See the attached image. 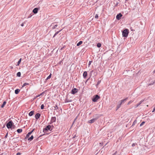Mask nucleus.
I'll use <instances>...</instances> for the list:
<instances>
[{
    "label": "nucleus",
    "mask_w": 155,
    "mask_h": 155,
    "mask_svg": "<svg viewBox=\"0 0 155 155\" xmlns=\"http://www.w3.org/2000/svg\"><path fill=\"white\" fill-rule=\"evenodd\" d=\"M100 97L98 95H96L93 97L92 99V101L94 102H96L99 99Z\"/></svg>",
    "instance_id": "obj_5"
},
{
    "label": "nucleus",
    "mask_w": 155,
    "mask_h": 155,
    "mask_svg": "<svg viewBox=\"0 0 155 155\" xmlns=\"http://www.w3.org/2000/svg\"><path fill=\"white\" fill-rule=\"evenodd\" d=\"M144 101V100H141L135 106V108H137V107L139 105H140L142 103V102L143 101Z\"/></svg>",
    "instance_id": "obj_14"
},
{
    "label": "nucleus",
    "mask_w": 155,
    "mask_h": 155,
    "mask_svg": "<svg viewBox=\"0 0 155 155\" xmlns=\"http://www.w3.org/2000/svg\"><path fill=\"white\" fill-rule=\"evenodd\" d=\"M100 83V82H98L97 83V84H99Z\"/></svg>",
    "instance_id": "obj_46"
},
{
    "label": "nucleus",
    "mask_w": 155,
    "mask_h": 155,
    "mask_svg": "<svg viewBox=\"0 0 155 155\" xmlns=\"http://www.w3.org/2000/svg\"><path fill=\"white\" fill-rule=\"evenodd\" d=\"M78 91V89L76 88H74L72 90L71 93L72 94H74Z\"/></svg>",
    "instance_id": "obj_7"
},
{
    "label": "nucleus",
    "mask_w": 155,
    "mask_h": 155,
    "mask_svg": "<svg viewBox=\"0 0 155 155\" xmlns=\"http://www.w3.org/2000/svg\"><path fill=\"white\" fill-rule=\"evenodd\" d=\"M21 153L19 152L17 153H16V155H21Z\"/></svg>",
    "instance_id": "obj_42"
},
{
    "label": "nucleus",
    "mask_w": 155,
    "mask_h": 155,
    "mask_svg": "<svg viewBox=\"0 0 155 155\" xmlns=\"http://www.w3.org/2000/svg\"><path fill=\"white\" fill-rule=\"evenodd\" d=\"M38 8H34L32 11L33 12L35 13L36 14L38 12Z\"/></svg>",
    "instance_id": "obj_15"
},
{
    "label": "nucleus",
    "mask_w": 155,
    "mask_h": 155,
    "mask_svg": "<svg viewBox=\"0 0 155 155\" xmlns=\"http://www.w3.org/2000/svg\"><path fill=\"white\" fill-rule=\"evenodd\" d=\"M155 84V80L153 81H152L149 84H148V85H151L153 84Z\"/></svg>",
    "instance_id": "obj_23"
},
{
    "label": "nucleus",
    "mask_w": 155,
    "mask_h": 155,
    "mask_svg": "<svg viewBox=\"0 0 155 155\" xmlns=\"http://www.w3.org/2000/svg\"><path fill=\"white\" fill-rule=\"evenodd\" d=\"M58 26L57 22H54L52 23L50 26V27L53 29H54L56 28Z\"/></svg>",
    "instance_id": "obj_6"
},
{
    "label": "nucleus",
    "mask_w": 155,
    "mask_h": 155,
    "mask_svg": "<svg viewBox=\"0 0 155 155\" xmlns=\"http://www.w3.org/2000/svg\"><path fill=\"white\" fill-rule=\"evenodd\" d=\"M95 18H97V19L98 18V15L97 14H96L95 15Z\"/></svg>",
    "instance_id": "obj_39"
},
{
    "label": "nucleus",
    "mask_w": 155,
    "mask_h": 155,
    "mask_svg": "<svg viewBox=\"0 0 155 155\" xmlns=\"http://www.w3.org/2000/svg\"><path fill=\"white\" fill-rule=\"evenodd\" d=\"M29 84L28 83H24L22 85V87H25V86L28 85H29Z\"/></svg>",
    "instance_id": "obj_29"
},
{
    "label": "nucleus",
    "mask_w": 155,
    "mask_h": 155,
    "mask_svg": "<svg viewBox=\"0 0 155 155\" xmlns=\"http://www.w3.org/2000/svg\"><path fill=\"white\" fill-rule=\"evenodd\" d=\"M83 43V41H79L77 44V46H79L81 45Z\"/></svg>",
    "instance_id": "obj_20"
},
{
    "label": "nucleus",
    "mask_w": 155,
    "mask_h": 155,
    "mask_svg": "<svg viewBox=\"0 0 155 155\" xmlns=\"http://www.w3.org/2000/svg\"><path fill=\"white\" fill-rule=\"evenodd\" d=\"M21 61V58L19 59V60L17 62V65H19L20 64V63Z\"/></svg>",
    "instance_id": "obj_26"
},
{
    "label": "nucleus",
    "mask_w": 155,
    "mask_h": 155,
    "mask_svg": "<svg viewBox=\"0 0 155 155\" xmlns=\"http://www.w3.org/2000/svg\"><path fill=\"white\" fill-rule=\"evenodd\" d=\"M54 110H58V107L57 105H55V106H54Z\"/></svg>",
    "instance_id": "obj_27"
},
{
    "label": "nucleus",
    "mask_w": 155,
    "mask_h": 155,
    "mask_svg": "<svg viewBox=\"0 0 155 155\" xmlns=\"http://www.w3.org/2000/svg\"><path fill=\"white\" fill-rule=\"evenodd\" d=\"M129 33V30L127 29H125L122 32V35L123 37H127L128 36Z\"/></svg>",
    "instance_id": "obj_4"
},
{
    "label": "nucleus",
    "mask_w": 155,
    "mask_h": 155,
    "mask_svg": "<svg viewBox=\"0 0 155 155\" xmlns=\"http://www.w3.org/2000/svg\"><path fill=\"white\" fill-rule=\"evenodd\" d=\"M8 133L6 134V135H5V138H7V136H8Z\"/></svg>",
    "instance_id": "obj_41"
},
{
    "label": "nucleus",
    "mask_w": 155,
    "mask_h": 155,
    "mask_svg": "<svg viewBox=\"0 0 155 155\" xmlns=\"http://www.w3.org/2000/svg\"><path fill=\"white\" fill-rule=\"evenodd\" d=\"M41 114L39 113H37L35 115V118L36 120H38L40 117Z\"/></svg>",
    "instance_id": "obj_11"
},
{
    "label": "nucleus",
    "mask_w": 155,
    "mask_h": 155,
    "mask_svg": "<svg viewBox=\"0 0 155 155\" xmlns=\"http://www.w3.org/2000/svg\"><path fill=\"white\" fill-rule=\"evenodd\" d=\"M133 101H129L128 104H127L128 105H129L131 103H132L133 102Z\"/></svg>",
    "instance_id": "obj_36"
},
{
    "label": "nucleus",
    "mask_w": 155,
    "mask_h": 155,
    "mask_svg": "<svg viewBox=\"0 0 155 155\" xmlns=\"http://www.w3.org/2000/svg\"><path fill=\"white\" fill-rule=\"evenodd\" d=\"M112 155H120V154L117 153V151H116Z\"/></svg>",
    "instance_id": "obj_32"
},
{
    "label": "nucleus",
    "mask_w": 155,
    "mask_h": 155,
    "mask_svg": "<svg viewBox=\"0 0 155 155\" xmlns=\"http://www.w3.org/2000/svg\"><path fill=\"white\" fill-rule=\"evenodd\" d=\"M93 117H95L93 119L88 121V123L89 124H91L94 123L95 121L99 118L100 116L98 114H96L93 116Z\"/></svg>",
    "instance_id": "obj_1"
},
{
    "label": "nucleus",
    "mask_w": 155,
    "mask_h": 155,
    "mask_svg": "<svg viewBox=\"0 0 155 155\" xmlns=\"http://www.w3.org/2000/svg\"><path fill=\"white\" fill-rule=\"evenodd\" d=\"M34 129H33L32 131H31L28 132V134L26 135V137H25V139L28 138L29 137L30 135L33 132Z\"/></svg>",
    "instance_id": "obj_10"
},
{
    "label": "nucleus",
    "mask_w": 155,
    "mask_h": 155,
    "mask_svg": "<svg viewBox=\"0 0 155 155\" xmlns=\"http://www.w3.org/2000/svg\"><path fill=\"white\" fill-rule=\"evenodd\" d=\"M101 43H98L97 44V46L98 47V48H100L101 47Z\"/></svg>",
    "instance_id": "obj_31"
},
{
    "label": "nucleus",
    "mask_w": 155,
    "mask_h": 155,
    "mask_svg": "<svg viewBox=\"0 0 155 155\" xmlns=\"http://www.w3.org/2000/svg\"><path fill=\"white\" fill-rule=\"evenodd\" d=\"M137 145V143H133L132 145V146L133 147H134L136 146V145Z\"/></svg>",
    "instance_id": "obj_37"
},
{
    "label": "nucleus",
    "mask_w": 155,
    "mask_h": 155,
    "mask_svg": "<svg viewBox=\"0 0 155 155\" xmlns=\"http://www.w3.org/2000/svg\"><path fill=\"white\" fill-rule=\"evenodd\" d=\"M51 76V73L47 77V78H46L47 80H48L50 78Z\"/></svg>",
    "instance_id": "obj_28"
},
{
    "label": "nucleus",
    "mask_w": 155,
    "mask_h": 155,
    "mask_svg": "<svg viewBox=\"0 0 155 155\" xmlns=\"http://www.w3.org/2000/svg\"><path fill=\"white\" fill-rule=\"evenodd\" d=\"M61 30H60L59 31H58L57 32H56L54 34V35L53 36V37H54L57 34H58V33L61 31Z\"/></svg>",
    "instance_id": "obj_24"
},
{
    "label": "nucleus",
    "mask_w": 155,
    "mask_h": 155,
    "mask_svg": "<svg viewBox=\"0 0 155 155\" xmlns=\"http://www.w3.org/2000/svg\"><path fill=\"white\" fill-rule=\"evenodd\" d=\"M75 138V137H73V138Z\"/></svg>",
    "instance_id": "obj_49"
},
{
    "label": "nucleus",
    "mask_w": 155,
    "mask_h": 155,
    "mask_svg": "<svg viewBox=\"0 0 155 155\" xmlns=\"http://www.w3.org/2000/svg\"><path fill=\"white\" fill-rule=\"evenodd\" d=\"M51 127H54V126L53 125L51 126L50 125H48L45 128H44L43 129V132L45 133H46L48 130L51 131L52 130L51 128Z\"/></svg>",
    "instance_id": "obj_2"
},
{
    "label": "nucleus",
    "mask_w": 155,
    "mask_h": 155,
    "mask_svg": "<svg viewBox=\"0 0 155 155\" xmlns=\"http://www.w3.org/2000/svg\"><path fill=\"white\" fill-rule=\"evenodd\" d=\"M91 61H89V65H90L91 63Z\"/></svg>",
    "instance_id": "obj_44"
},
{
    "label": "nucleus",
    "mask_w": 155,
    "mask_h": 155,
    "mask_svg": "<svg viewBox=\"0 0 155 155\" xmlns=\"http://www.w3.org/2000/svg\"><path fill=\"white\" fill-rule=\"evenodd\" d=\"M21 72H19L17 73V76L18 77H20L21 76Z\"/></svg>",
    "instance_id": "obj_30"
},
{
    "label": "nucleus",
    "mask_w": 155,
    "mask_h": 155,
    "mask_svg": "<svg viewBox=\"0 0 155 155\" xmlns=\"http://www.w3.org/2000/svg\"><path fill=\"white\" fill-rule=\"evenodd\" d=\"M128 97H126V98L120 101V103L122 104H124L128 99Z\"/></svg>",
    "instance_id": "obj_13"
},
{
    "label": "nucleus",
    "mask_w": 155,
    "mask_h": 155,
    "mask_svg": "<svg viewBox=\"0 0 155 155\" xmlns=\"http://www.w3.org/2000/svg\"><path fill=\"white\" fill-rule=\"evenodd\" d=\"M12 127H13V128L14 127V126H13Z\"/></svg>",
    "instance_id": "obj_47"
},
{
    "label": "nucleus",
    "mask_w": 155,
    "mask_h": 155,
    "mask_svg": "<svg viewBox=\"0 0 155 155\" xmlns=\"http://www.w3.org/2000/svg\"><path fill=\"white\" fill-rule=\"evenodd\" d=\"M20 90L19 89H16L15 90V93L16 94H18L20 92Z\"/></svg>",
    "instance_id": "obj_17"
},
{
    "label": "nucleus",
    "mask_w": 155,
    "mask_h": 155,
    "mask_svg": "<svg viewBox=\"0 0 155 155\" xmlns=\"http://www.w3.org/2000/svg\"><path fill=\"white\" fill-rule=\"evenodd\" d=\"M34 112L35 111L34 110H32L30 111L28 114L29 116H31L34 114Z\"/></svg>",
    "instance_id": "obj_16"
},
{
    "label": "nucleus",
    "mask_w": 155,
    "mask_h": 155,
    "mask_svg": "<svg viewBox=\"0 0 155 155\" xmlns=\"http://www.w3.org/2000/svg\"><path fill=\"white\" fill-rule=\"evenodd\" d=\"M154 71H155V70ZM154 72H155V71H154Z\"/></svg>",
    "instance_id": "obj_51"
},
{
    "label": "nucleus",
    "mask_w": 155,
    "mask_h": 155,
    "mask_svg": "<svg viewBox=\"0 0 155 155\" xmlns=\"http://www.w3.org/2000/svg\"><path fill=\"white\" fill-rule=\"evenodd\" d=\"M155 111V107H154L152 111V112H154Z\"/></svg>",
    "instance_id": "obj_43"
},
{
    "label": "nucleus",
    "mask_w": 155,
    "mask_h": 155,
    "mask_svg": "<svg viewBox=\"0 0 155 155\" xmlns=\"http://www.w3.org/2000/svg\"><path fill=\"white\" fill-rule=\"evenodd\" d=\"M71 101V100H70L69 99H66L64 100L65 103H67L70 102Z\"/></svg>",
    "instance_id": "obj_19"
},
{
    "label": "nucleus",
    "mask_w": 155,
    "mask_h": 155,
    "mask_svg": "<svg viewBox=\"0 0 155 155\" xmlns=\"http://www.w3.org/2000/svg\"><path fill=\"white\" fill-rule=\"evenodd\" d=\"M45 135V134H43V135H41V136H42L44 135Z\"/></svg>",
    "instance_id": "obj_45"
},
{
    "label": "nucleus",
    "mask_w": 155,
    "mask_h": 155,
    "mask_svg": "<svg viewBox=\"0 0 155 155\" xmlns=\"http://www.w3.org/2000/svg\"><path fill=\"white\" fill-rule=\"evenodd\" d=\"M56 120V118L55 117H52L51 118V120L50 123V124H52L53 123L55 122Z\"/></svg>",
    "instance_id": "obj_8"
},
{
    "label": "nucleus",
    "mask_w": 155,
    "mask_h": 155,
    "mask_svg": "<svg viewBox=\"0 0 155 155\" xmlns=\"http://www.w3.org/2000/svg\"><path fill=\"white\" fill-rule=\"evenodd\" d=\"M13 126L15 127L13 122L12 120L9 121L6 124V127L8 129L11 128Z\"/></svg>",
    "instance_id": "obj_3"
},
{
    "label": "nucleus",
    "mask_w": 155,
    "mask_h": 155,
    "mask_svg": "<svg viewBox=\"0 0 155 155\" xmlns=\"http://www.w3.org/2000/svg\"><path fill=\"white\" fill-rule=\"evenodd\" d=\"M44 106L43 104H42L41 106V108L43 109L44 108Z\"/></svg>",
    "instance_id": "obj_35"
},
{
    "label": "nucleus",
    "mask_w": 155,
    "mask_h": 155,
    "mask_svg": "<svg viewBox=\"0 0 155 155\" xmlns=\"http://www.w3.org/2000/svg\"><path fill=\"white\" fill-rule=\"evenodd\" d=\"M6 104V101H5L3 102V104L1 105V107L3 108L4 107L5 105Z\"/></svg>",
    "instance_id": "obj_25"
},
{
    "label": "nucleus",
    "mask_w": 155,
    "mask_h": 155,
    "mask_svg": "<svg viewBox=\"0 0 155 155\" xmlns=\"http://www.w3.org/2000/svg\"><path fill=\"white\" fill-rule=\"evenodd\" d=\"M76 118H75V119H74V120L75 121V120H76Z\"/></svg>",
    "instance_id": "obj_48"
},
{
    "label": "nucleus",
    "mask_w": 155,
    "mask_h": 155,
    "mask_svg": "<svg viewBox=\"0 0 155 155\" xmlns=\"http://www.w3.org/2000/svg\"><path fill=\"white\" fill-rule=\"evenodd\" d=\"M25 22H26V21H24V22H23L21 24V26H24V23H25Z\"/></svg>",
    "instance_id": "obj_40"
},
{
    "label": "nucleus",
    "mask_w": 155,
    "mask_h": 155,
    "mask_svg": "<svg viewBox=\"0 0 155 155\" xmlns=\"http://www.w3.org/2000/svg\"><path fill=\"white\" fill-rule=\"evenodd\" d=\"M100 144H102V143H100Z\"/></svg>",
    "instance_id": "obj_50"
},
{
    "label": "nucleus",
    "mask_w": 155,
    "mask_h": 155,
    "mask_svg": "<svg viewBox=\"0 0 155 155\" xmlns=\"http://www.w3.org/2000/svg\"><path fill=\"white\" fill-rule=\"evenodd\" d=\"M44 93V92H43L42 93H41V94H40L39 95H37V96H36V97H39V96H41V95L43 94Z\"/></svg>",
    "instance_id": "obj_38"
},
{
    "label": "nucleus",
    "mask_w": 155,
    "mask_h": 155,
    "mask_svg": "<svg viewBox=\"0 0 155 155\" xmlns=\"http://www.w3.org/2000/svg\"><path fill=\"white\" fill-rule=\"evenodd\" d=\"M22 129H18L17 130V132L18 133H21L22 132Z\"/></svg>",
    "instance_id": "obj_21"
},
{
    "label": "nucleus",
    "mask_w": 155,
    "mask_h": 155,
    "mask_svg": "<svg viewBox=\"0 0 155 155\" xmlns=\"http://www.w3.org/2000/svg\"><path fill=\"white\" fill-rule=\"evenodd\" d=\"M87 75V72L86 71H84L83 74V77L84 78H86Z\"/></svg>",
    "instance_id": "obj_12"
},
{
    "label": "nucleus",
    "mask_w": 155,
    "mask_h": 155,
    "mask_svg": "<svg viewBox=\"0 0 155 155\" xmlns=\"http://www.w3.org/2000/svg\"><path fill=\"white\" fill-rule=\"evenodd\" d=\"M145 122L144 121H143V122H142V123L140 124V126H142L145 124Z\"/></svg>",
    "instance_id": "obj_34"
},
{
    "label": "nucleus",
    "mask_w": 155,
    "mask_h": 155,
    "mask_svg": "<svg viewBox=\"0 0 155 155\" xmlns=\"http://www.w3.org/2000/svg\"><path fill=\"white\" fill-rule=\"evenodd\" d=\"M34 137L33 135L31 136V137L28 139V140L30 141H31L33 139Z\"/></svg>",
    "instance_id": "obj_18"
},
{
    "label": "nucleus",
    "mask_w": 155,
    "mask_h": 155,
    "mask_svg": "<svg viewBox=\"0 0 155 155\" xmlns=\"http://www.w3.org/2000/svg\"><path fill=\"white\" fill-rule=\"evenodd\" d=\"M122 16V14L121 13H119L117 15L116 18L117 20H119L121 19V18Z\"/></svg>",
    "instance_id": "obj_9"
},
{
    "label": "nucleus",
    "mask_w": 155,
    "mask_h": 155,
    "mask_svg": "<svg viewBox=\"0 0 155 155\" xmlns=\"http://www.w3.org/2000/svg\"><path fill=\"white\" fill-rule=\"evenodd\" d=\"M137 123V121L136 120H135L133 122L132 126H133L135 125V124Z\"/></svg>",
    "instance_id": "obj_33"
},
{
    "label": "nucleus",
    "mask_w": 155,
    "mask_h": 155,
    "mask_svg": "<svg viewBox=\"0 0 155 155\" xmlns=\"http://www.w3.org/2000/svg\"><path fill=\"white\" fill-rule=\"evenodd\" d=\"M121 104H122L120 103L119 104L117 105V107L116 110H117L120 107Z\"/></svg>",
    "instance_id": "obj_22"
}]
</instances>
